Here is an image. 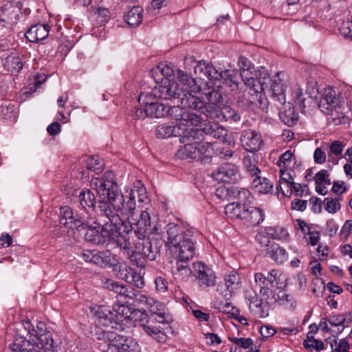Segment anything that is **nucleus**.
<instances>
[{
    "label": "nucleus",
    "instance_id": "56",
    "mask_svg": "<svg viewBox=\"0 0 352 352\" xmlns=\"http://www.w3.org/2000/svg\"><path fill=\"white\" fill-rule=\"evenodd\" d=\"M96 23L102 25L106 23L110 18V12L107 8H98L94 12Z\"/></svg>",
    "mask_w": 352,
    "mask_h": 352
},
{
    "label": "nucleus",
    "instance_id": "25",
    "mask_svg": "<svg viewBox=\"0 0 352 352\" xmlns=\"http://www.w3.org/2000/svg\"><path fill=\"white\" fill-rule=\"evenodd\" d=\"M219 76L218 80H221L222 83L224 86L230 88L231 91H236L239 89H242L240 86L241 82L239 80H241V74H238V72L236 70L226 69L221 72H219Z\"/></svg>",
    "mask_w": 352,
    "mask_h": 352
},
{
    "label": "nucleus",
    "instance_id": "51",
    "mask_svg": "<svg viewBox=\"0 0 352 352\" xmlns=\"http://www.w3.org/2000/svg\"><path fill=\"white\" fill-rule=\"evenodd\" d=\"M157 97L154 95L153 89L151 93H141L138 97V101L140 103L144 104L146 109H147L148 107L152 106L155 102H157Z\"/></svg>",
    "mask_w": 352,
    "mask_h": 352
},
{
    "label": "nucleus",
    "instance_id": "12",
    "mask_svg": "<svg viewBox=\"0 0 352 352\" xmlns=\"http://www.w3.org/2000/svg\"><path fill=\"white\" fill-rule=\"evenodd\" d=\"M183 85V88H179V85L175 82L166 80L163 82H160L153 88V93L158 98L164 100H179L182 101V98L187 94L188 90L186 86L179 80Z\"/></svg>",
    "mask_w": 352,
    "mask_h": 352
},
{
    "label": "nucleus",
    "instance_id": "59",
    "mask_svg": "<svg viewBox=\"0 0 352 352\" xmlns=\"http://www.w3.org/2000/svg\"><path fill=\"white\" fill-rule=\"evenodd\" d=\"M219 309L220 311L231 314L232 316H237L240 313L238 309L235 308L230 302H227V300L219 305Z\"/></svg>",
    "mask_w": 352,
    "mask_h": 352
},
{
    "label": "nucleus",
    "instance_id": "38",
    "mask_svg": "<svg viewBox=\"0 0 352 352\" xmlns=\"http://www.w3.org/2000/svg\"><path fill=\"white\" fill-rule=\"evenodd\" d=\"M126 303H129V301L118 302L113 304V309L117 321H122L123 319L129 320L133 309Z\"/></svg>",
    "mask_w": 352,
    "mask_h": 352
},
{
    "label": "nucleus",
    "instance_id": "8",
    "mask_svg": "<svg viewBox=\"0 0 352 352\" xmlns=\"http://www.w3.org/2000/svg\"><path fill=\"white\" fill-rule=\"evenodd\" d=\"M318 107L327 115L337 118L343 117L345 113V100L344 97L338 91L331 87L324 89L323 97L320 100Z\"/></svg>",
    "mask_w": 352,
    "mask_h": 352
},
{
    "label": "nucleus",
    "instance_id": "61",
    "mask_svg": "<svg viewBox=\"0 0 352 352\" xmlns=\"http://www.w3.org/2000/svg\"><path fill=\"white\" fill-rule=\"evenodd\" d=\"M128 283L135 286L137 288H142L144 285V280L139 273L133 271L132 276L129 277L128 279Z\"/></svg>",
    "mask_w": 352,
    "mask_h": 352
},
{
    "label": "nucleus",
    "instance_id": "49",
    "mask_svg": "<svg viewBox=\"0 0 352 352\" xmlns=\"http://www.w3.org/2000/svg\"><path fill=\"white\" fill-rule=\"evenodd\" d=\"M275 300L288 309H294L296 307V300L293 296L285 292H279Z\"/></svg>",
    "mask_w": 352,
    "mask_h": 352
},
{
    "label": "nucleus",
    "instance_id": "34",
    "mask_svg": "<svg viewBox=\"0 0 352 352\" xmlns=\"http://www.w3.org/2000/svg\"><path fill=\"white\" fill-rule=\"evenodd\" d=\"M112 231L114 232L115 236L121 235L122 234L131 232V225L122 219L119 215L116 213L109 219V221Z\"/></svg>",
    "mask_w": 352,
    "mask_h": 352
},
{
    "label": "nucleus",
    "instance_id": "6",
    "mask_svg": "<svg viewBox=\"0 0 352 352\" xmlns=\"http://www.w3.org/2000/svg\"><path fill=\"white\" fill-rule=\"evenodd\" d=\"M126 216L128 223L131 225V231L133 230L138 239H144L150 234L158 232L157 226L152 221L150 213L146 210H134L133 211H122Z\"/></svg>",
    "mask_w": 352,
    "mask_h": 352
},
{
    "label": "nucleus",
    "instance_id": "29",
    "mask_svg": "<svg viewBox=\"0 0 352 352\" xmlns=\"http://www.w3.org/2000/svg\"><path fill=\"white\" fill-rule=\"evenodd\" d=\"M196 74H203L209 80H217L220 76L219 71L210 63L205 60L199 61L194 67Z\"/></svg>",
    "mask_w": 352,
    "mask_h": 352
},
{
    "label": "nucleus",
    "instance_id": "54",
    "mask_svg": "<svg viewBox=\"0 0 352 352\" xmlns=\"http://www.w3.org/2000/svg\"><path fill=\"white\" fill-rule=\"evenodd\" d=\"M293 155L294 154L291 150H287L280 155L278 161L277 162V165L279 166L280 169H287L292 162Z\"/></svg>",
    "mask_w": 352,
    "mask_h": 352
},
{
    "label": "nucleus",
    "instance_id": "58",
    "mask_svg": "<svg viewBox=\"0 0 352 352\" xmlns=\"http://www.w3.org/2000/svg\"><path fill=\"white\" fill-rule=\"evenodd\" d=\"M325 210L329 213H335L340 209L338 199L327 197L324 199Z\"/></svg>",
    "mask_w": 352,
    "mask_h": 352
},
{
    "label": "nucleus",
    "instance_id": "45",
    "mask_svg": "<svg viewBox=\"0 0 352 352\" xmlns=\"http://www.w3.org/2000/svg\"><path fill=\"white\" fill-rule=\"evenodd\" d=\"M243 165L252 177H256V175H258L261 173V170L256 165V161L254 153H252L250 155L247 154L244 156Z\"/></svg>",
    "mask_w": 352,
    "mask_h": 352
},
{
    "label": "nucleus",
    "instance_id": "24",
    "mask_svg": "<svg viewBox=\"0 0 352 352\" xmlns=\"http://www.w3.org/2000/svg\"><path fill=\"white\" fill-rule=\"evenodd\" d=\"M93 318L94 322L99 327H107L117 323L114 313L106 306L98 307Z\"/></svg>",
    "mask_w": 352,
    "mask_h": 352
},
{
    "label": "nucleus",
    "instance_id": "39",
    "mask_svg": "<svg viewBox=\"0 0 352 352\" xmlns=\"http://www.w3.org/2000/svg\"><path fill=\"white\" fill-rule=\"evenodd\" d=\"M91 221H90V224L89 226H82L87 228L85 237L87 241L98 245L97 241L99 239L100 236V224L95 221V218L91 214Z\"/></svg>",
    "mask_w": 352,
    "mask_h": 352
},
{
    "label": "nucleus",
    "instance_id": "2",
    "mask_svg": "<svg viewBox=\"0 0 352 352\" xmlns=\"http://www.w3.org/2000/svg\"><path fill=\"white\" fill-rule=\"evenodd\" d=\"M166 244L177 255L171 272L175 279L186 280L193 274L189 261L195 255L198 234L193 228L184 230L174 223H169L166 226Z\"/></svg>",
    "mask_w": 352,
    "mask_h": 352
},
{
    "label": "nucleus",
    "instance_id": "36",
    "mask_svg": "<svg viewBox=\"0 0 352 352\" xmlns=\"http://www.w3.org/2000/svg\"><path fill=\"white\" fill-rule=\"evenodd\" d=\"M252 188L255 192L259 194H267L273 189L272 183L265 177H261L258 175L253 177Z\"/></svg>",
    "mask_w": 352,
    "mask_h": 352
},
{
    "label": "nucleus",
    "instance_id": "16",
    "mask_svg": "<svg viewBox=\"0 0 352 352\" xmlns=\"http://www.w3.org/2000/svg\"><path fill=\"white\" fill-rule=\"evenodd\" d=\"M258 239L260 241L261 247L263 248V251L265 252L266 256L276 263L282 264L287 260L288 255L286 250L280 247L278 243L265 236H260Z\"/></svg>",
    "mask_w": 352,
    "mask_h": 352
},
{
    "label": "nucleus",
    "instance_id": "30",
    "mask_svg": "<svg viewBox=\"0 0 352 352\" xmlns=\"http://www.w3.org/2000/svg\"><path fill=\"white\" fill-rule=\"evenodd\" d=\"M239 67L240 69V74L243 85H252L253 82V70L254 67L251 65L248 58L245 56H240L239 60Z\"/></svg>",
    "mask_w": 352,
    "mask_h": 352
},
{
    "label": "nucleus",
    "instance_id": "18",
    "mask_svg": "<svg viewBox=\"0 0 352 352\" xmlns=\"http://www.w3.org/2000/svg\"><path fill=\"white\" fill-rule=\"evenodd\" d=\"M114 241L128 258L131 261L137 260L136 244L138 241H135L134 240L131 232L121 235H116Z\"/></svg>",
    "mask_w": 352,
    "mask_h": 352
},
{
    "label": "nucleus",
    "instance_id": "17",
    "mask_svg": "<svg viewBox=\"0 0 352 352\" xmlns=\"http://www.w3.org/2000/svg\"><path fill=\"white\" fill-rule=\"evenodd\" d=\"M197 135H195L196 138ZM195 138L185 142V145L177 152V156L182 159H191L192 160H200L201 156L206 153L203 144L197 142H192Z\"/></svg>",
    "mask_w": 352,
    "mask_h": 352
},
{
    "label": "nucleus",
    "instance_id": "41",
    "mask_svg": "<svg viewBox=\"0 0 352 352\" xmlns=\"http://www.w3.org/2000/svg\"><path fill=\"white\" fill-rule=\"evenodd\" d=\"M16 109L10 102L5 101L0 104V118L11 122L16 120Z\"/></svg>",
    "mask_w": 352,
    "mask_h": 352
},
{
    "label": "nucleus",
    "instance_id": "3",
    "mask_svg": "<svg viewBox=\"0 0 352 352\" xmlns=\"http://www.w3.org/2000/svg\"><path fill=\"white\" fill-rule=\"evenodd\" d=\"M91 186L100 197L98 205L94 209L99 215L111 218L116 212L120 211L122 214V209H118L113 205L112 198L118 195L114 175L112 172H107L102 177H94Z\"/></svg>",
    "mask_w": 352,
    "mask_h": 352
},
{
    "label": "nucleus",
    "instance_id": "62",
    "mask_svg": "<svg viewBox=\"0 0 352 352\" xmlns=\"http://www.w3.org/2000/svg\"><path fill=\"white\" fill-rule=\"evenodd\" d=\"M155 288L160 292H166L168 290V281L162 276H157L155 280Z\"/></svg>",
    "mask_w": 352,
    "mask_h": 352
},
{
    "label": "nucleus",
    "instance_id": "22",
    "mask_svg": "<svg viewBox=\"0 0 352 352\" xmlns=\"http://www.w3.org/2000/svg\"><path fill=\"white\" fill-rule=\"evenodd\" d=\"M241 142L245 149L251 153L258 151L263 144L261 134L252 129L242 131Z\"/></svg>",
    "mask_w": 352,
    "mask_h": 352
},
{
    "label": "nucleus",
    "instance_id": "31",
    "mask_svg": "<svg viewBox=\"0 0 352 352\" xmlns=\"http://www.w3.org/2000/svg\"><path fill=\"white\" fill-rule=\"evenodd\" d=\"M244 221L251 226H256L264 221L265 212L258 207L247 206Z\"/></svg>",
    "mask_w": 352,
    "mask_h": 352
},
{
    "label": "nucleus",
    "instance_id": "46",
    "mask_svg": "<svg viewBox=\"0 0 352 352\" xmlns=\"http://www.w3.org/2000/svg\"><path fill=\"white\" fill-rule=\"evenodd\" d=\"M254 280L256 285L259 287L260 293L263 296H266L267 299L272 292L268 287L265 275L261 272L256 273L254 274Z\"/></svg>",
    "mask_w": 352,
    "mask_h": 352
},
{
    "label": "nucleus",
    "instance_id": "55",
    "mask_svg": "<svg viewBox=\"0 0 352 352\" xmlns=\"http://www.w3.org/2000/svg\"><path fill=\"white\" fill-rule=\"evenodd\" d=\"M280 272L275 269H273L267 272L265 278L267 280V285H270L272 287H278L280 283Z\"/></svg>",
    "mask_w": 352,
    "mask_h": 352
},
{
    "label": "nucleus",
    "instance_id": "32",
    "mask_svg": "<svg viewBox=\"0 0 352 352\" xmlns=\"http://www.w3.org/2000/svg\"><path fill=\"white\" fill-rule=\"evenodd\" d=\"M152 77L157 83L166 80L171 81L174 76L173 70L166 65L160 64L151 71Z\"/></svg>",
    "mask_w": 352,
    "mask_h": 352
},
{
    "label": "nucleus",
    "instance_id": "60",
    "mask_svg": "<svg viewBox=\"0 0 352 352\" xmlns=\"http://www.w3.org/2000/svg\"><path fill=\"white\" fill-rule=\"evenodd\" d=\"M314 180L316 184H331V181L329 179L328 171L325 169L318 171L314 177Z\"/></svg>",
    "mask_w": 352,
    "mask_h": 352
},
{
    "label": "nucleus",
    "instance_id": "57",
    "mask_svg": "<svg viewBox=\"0 0 352 352\" xmlns=\"http://www.w3.org/2000/svg\"><path fill=\"white\" fill-rule=\"evenodd\" d=\"M222 113L223 118L228 120H232L234 122L239 121L241 119V116L239 113L234 109L230 107H226L223 109V111H220V114Z\"/></svg>",
    "mask_w": 352,
    "mask_h": 352
},
{
    "label": "nucleus",
    "instance_id": "47",
    "mask_svg": "<svg viewBox=\"0 0 352 352\" xmlns=\"http://www.w3.org/2000/svg\"><path fill=\"white\" fill-rule=\"evenodd\" d=\"M250 313L258 318H264L268 316L269 311L267 305H263L262 300L258 303H254L249 307Z\"/></svg>",
    "mask_w": 352,
    "mask_h": 352
},
{
    "label": "nucleus",
    "instance_id": "63",
    "mask_svg": "<svg viewBox=\"0 0 352 352\" xmlns=\"http://www.w3.org/2000/svg\"><path fill=\"white\" fill-rule=\"evenodd\" d=\"M344 145L339 141H334L329 146L330 149V153H329V156L331 155V154H333L336 156L340 155L343 151Z\"/></svg>",
    "mask_w": 352,
    "mask_h": 352
},
{
    "label": "nucleus",
    "instance_id": "21",
    "mask_svg": "<svg viewBox=\"0 0 352 352\" xmlns=\"http://www.w3.org/2000/svg\"><path fill=\"white\" fill-rule=\"evenodd\" d=\"M267 69L260 67L255 74H253V82L252 85H244L245 87H250L251 93L253 94L258 91H265L268 89L269 85L272 81Z\"/></svg>",
    "mask_w": 352,
    "mask_h": 352
},
{
    "label": "nucleus",
    "instance_id": "50",
    "mask_svg": "<svg viewBox=\"0 0 352 352\" xmlns=\"http://www.w3.org/2000/svg\"><path fill=\"white\" fill-rule=\"evenodd\" d=\"M144 305H146V308L151 314H160L162 316L164 306L160 301L153 298L147 296L146 301H145Z\"/></svg>",
    "mask_w": 352,
    "mask_h": 352
},
{
    "label": "nucleus",
    "instance_id": "26",
    "mask_svg": "<svg viewBox=\"0 0 352 352\" xmlns=\"http://www.w3.org/2000/svg\"><path fill=\"white\" fill-rule=\"evenodd\" d=\"M279 74V73L276 74L272 81L269 85L268 88L272 94V98L280 104H283L286 101L285 94L286 87L285 83L280 78Z\"/></svg>",
    "mask_w": 352,
    "mask_h": 352
},
{
    "label": "nucleus",
    "instance_id": "11",
    "mask_svg": "<svg viewBox=\"0 0 352 352\" xmlns=\"http://www.w3.org/2000/svg\"><path fill=\"white\" fill-rule=\"evenodd\" d=\"M91 221V214L85 210L74 211L67 206L60 208V223L65 228L72 229L82 225H89Z\"/></svg>",
    "mask_w": 352,
    "mask_h": 352
},
{
    "label": "nucleus",
    "instance_id": "27",
    "mask_svg": "<svg viewBox=\"0 0 352 352\" xmlns=\"http://www.w3.org/2000/svg\"><path fill=\"white\" fill-rule=\"evenodd\" d=\"M224 284L226 290L222 291L225 298L231 296L241 286V280L239 274L232 270L226 273L224 276Z\"/></svg>",
    "mask_w": 352,
    "mask_h": 352
},
{
    "label": "nucleus",
    "instance_id": "42",
    "mask_svg": "<svg viewBox=\"0 0 352 352\" xmlns=\"http://www.w3.org/2000/svg\"><path fill=\"white\" fill-rule=\"evenodd\" d=\"M109 223H105L103 226L100 225V236L98 241V245L108 244L111 241H115L116 236L114 232L111 228Z\"/></svg>",
    "mask_w": 352,
    "mask_h": 352
},
{
    "label": "nucleus",
    "instance_id": "37",
    "mask_svg": "<svg viewBox=\"0 0 352 352\" xmlns=\"http://www.w3.org/2000/svg\"><path fill=\"white\" fill-rule=\"evenodd\" d=\"M142 7L137 6L132 7L124 15V21L131 26H138L143 20Z\"/></svg>",
    "mask_w": 352,
    "mask_h": 352
},
{
    "label": "nucleus",
    "instance_id": "1",
    "mask_svg": "<svg viewBox=\"0 0 352 352\" xmlns=\"http://www.w3.org/2000/svg\"><path fill=\"white\" fill-rule=\"evenodd\" d=\"M177 78L188 90L187 94L182 98V106L196 110L208 118H219L220 105L223 102V95L219 87L215 89L210 87L208 82H205L202 87L201 78H193L181 70L178 71Z\"/></svg>",
    "mask_w": 352,
    "mask_h": 352
},
{
    "label": "nucleus",
    "instance_id": "10",
    "mask_svg": "<svg viewBox=\"0 0 352 352\" xmlns=\"http://www.w3.org/2000/svg\"><path fill=\"white\" fill-rule=\"evenodd\" d=\"M102 338L108 342L104 352H139L138 343L131 338H126L109 331L102 332Z\"/></svg>",
    "mask_w": 352,
    "mask_h": 352
},
{
    "label": "nucleus",
    "instance_id": "43",
    "mask_svg": "<svg viewBox=\"0 0 352 352\" xmlns=\"http://www.w3.org/2000/svg\"><path fill=\"white\" fill-rule=\"evenodd\" d=\"M104 287L118 294V297L119 298L118 302H121L122 300V298L129 288L126 285L111 279H107L104 282Z\"/></svg>",
    "mask_w": 352,
    "mask_h": 352
},
{
    "label": "nucleus",
    "instance_id": "33",
    "mask_svg": "<svg viewBox=\"0 0 352 352\" xmlns=\"http://www.w3.org/2000/svg\"><path fill=\"white\" fill-rule=\"evenodd\" d=\"M80 207L78 210H85L88 214L96 205V197L90 190H82L78 195Z\"/></svg>",
    "mask_w": 352,
    "mask_h": 352
},
{
    "label": "nucleus",
    "instance_id": "48",
    "mask_svg": "<svg viewBox=\"0 0 352 352\" xmlns=\"http://www.w3.org/2000/svg\"><path fill=\"white\" fill-rule=\"evenodd\" d=\"M4 65L11 72H18L23 68V63L19 56H9Z\"/></svg>",
    "mask_w": 352,
    "mask_h": 352
},
{
    "label": "nucleus",
    "instance_id": "20",
    "mask_svg": "<svg viewBox=\"0 0 352 352\" xmlns=\"http://www.w3.org/2000/svg\"><path fill=\"white\" fill-rule=\"evenodd\" d=\"M212 177L219 182H235L239 177L238 167L233 164H224L212 173Z\"/></svg>",
    "mask_w": 352,
    "mask_h": 352
},
{
    "label": "nucleus",
    "instance_id": "14",
    "mask_svg": "<svg viewBox=\"0 0 352 352\" xmlns=\"http://www.w3.org/2000/svg\"><path fill=\"white\" fill-rule=\"evenodd\" d=\"M193 276L197 285L203 289L216 285L217 276L214 272L202 262L193 263Z\"/></svg>",
    "mask_w": 352,
    "mask_h": 352
},
{
    "label": "nucleus",
    "instance_id": "44",
    "mask_svg": "<svg viewBox=\"0 0 352 352\" xmlns=\"http://www.w3.org/2000/svg\"><path fill=\"white\" fill-rule=\"evenodd\" d=\"M247 94H244L242 97L239 96L237 102L239 107L242 108H251L256 104L258 93L253 94L251 93L250 87H246Z\"/></svg>",
    "mask_w": 352,
    "mask_h": 352
},
{
    "label": "nucleus",
    "instance_id": "4",
    "mask_svg": "<svg viewBox=\"0 0 352 352\" xmlns=\"http://www.w3.org/2000/svg\"><path fill=\"white\" fill-rule=\"evenodd\" d=\"M186 109L182 105L168 107L157 101L152 106L148 107L146 111L148 117L158 118L169 116L176 121L186 122L187 124L199 126L203 121L202 118Z\"/></svg>",
    "mask_w": 352,
    "mask_h": 352
},
{
    "label": "nucleus",
    "instance_id": "28",
    "mask_svg": "<svg viewBox=\"0 0 352 352\" xmlns=\"http://www.w3.org/2000/svg\"><path fill=\"white\" fill-rule=\"evenodd\" d=\"M50 32V26L47 24H36L31 26L26 32V38L32 43H37L47 37Z\"/></svg>",
    "mask_w": 352,
    "mask_h": 352
},
{
    "label": "nucleus",
    "instance_id": "64",
    "mask_svg": "<svg viewBox=\"0 0 352 352\" xmlns=\"http://www.w3.org/2000/svg\"><path fill=\"white\" fill-rule=\"evenodd\" d=\"M236 197L239 203L246 205V203L250 201V192L245 188H241L238 190Z\"/></svg>",
    "mask_w": 352,
    "mask_h": 352
},
{
    "label": "nucleus",
    "instance_id": "9",
    "mask_svg": "<svg viewBox=\"0 0 352 352\" xmlns=\"http://www.w3.org/2000/svg\"><path fill=\"white\" fill-rule=\"evenodd\" d=\"M194 125L187 124L186 122H182L177 126L162 124L156 128V135L158 138H168L172 136H179V141L185 142L187 140H193L195 135L201 134V130L194 129Z\"/></svg>",
    "mask_w": 352,
    "mask_h": 352
},
{
    "label": "nucleus",
    "instance_id": "35",
    "mask_svg": "<svg viewBox=\"0 0 352 352\" xmlns=\"http://www.w3.org/2000/svg\"><path fill=\"white\" fill-rule=\"evenodd\" d=\"M246 207L241 203H230L225 207V214L230 219L244 220Z\"/></svg>",
    "mask_w": 352,
    "mask_h": 352
},
{
    "label": "nucleus",
    "instance_id": "7",
    "mask_svg": "<svg viewBox=\"0 0 352 352\" xmlns=\"http://www.w3.org/2000/svg\"><path fill=\"white\" fill-rule=\"evenodd\" d=\"M136 199L140 203H145L148 199L146 188L140 181H137L134 184L128 195H124L118 192V195L112 198L113 205L116 208L129 212L137 209Z\"/></svg>",
    "mask_w": 352,
    "mask_h": 352
},
{
    "label": "nucleus",
    "instance_id": "15",
    "mask_svg": "<svg viewBox=\"0 0 352 352\" xmlns=\"http://www.w3.org/2000/svg\"><path fill=\"white\" fill-rule=\"evenodd\" d=\"M23 3L21 0H9L1 8L0 21L6 27L16 23L21 14Z\"/></svg>",
    "mask_w": 352,
    "mask_h": 352
},
{
    "label": "nucleus",
    "instance_id": "53",
    "mask_svg": "<svg viewBox=\"0 0 352 352\" xmlns=\"http://www.w3.org/2000/svg\"><path fill=\"white\" fill-rule=\"evenodd\" d=\"M87 168L90 170L98 173L103 169V164L101 163L98 156H91L89 157L87 162Z\"/></svg>",
    "mask_w": 352,
    "mask_h": 352
},
{
    "label": "nucleus",
    "instance_id": "23",
    "mask_svg": "<svg viewBox=\"0 0 352 352\" xmlns=\"http://www.w3.org/2000/svg\"><path fill=\"white\" fill-rule=\"evenodd\" d=\"M160 253V248L156 244H153L148 238V236L144 239H138L136 244V256L142 254L149 261H154Z\"/></svg>",
    "mask_w": 352,
    "mask_h": 352
},
{
    "label": "nucleus",
    "instance_id": "19",
    "mask_svg": "<svg viewBox=\"0 0 352 352\" xmlns=\"http://www.w3.org/2000/svg\"><path fill=\"white\" fill-rule=\"evenodd\" d=\"M293 94L296 105L302 113L309 111L318 104L316 96H312L307 91L304 93L298 85L294 87Z\"/></svg>",
    "mask_w": 352,
    "mask_h": 352
},
{
    "label": "nucleus",
    "instance_id": "13",
    "mask_svg": "<svg viewBox=\"0 0 352 352\" xmlns=\"http://www.w3.org/2000/svg\"><path fill=\"white\" fill-rule=\"evenodd\" d=\"M129 320L142 322L141 326L148 336L153 337L160 342H165V334L157 327L150 325V323L153 322V320L151 317H148V314L145 311L133 309Z\"/></svg>",
    "mask_w": 352,
    "mask_h": 352
},
{
    "label": "nucleus",
    "instance_id": "52",
    "mask_svg": "<svg viewBox=\"0 0 352 352\" xmlns=\"http://www.w3.org/2000/svg\"><path fill=\"white\" fill-rule=\"evenodd\" d=\"M100 267H106L113 265V262L115 261V255L113 254L110 251L106 250L100 252Z\"/></svg>",
    "mask_w": 352,
    "mask_h": 352
},
{
    "label": "nucleus",
    "instance_id": "40",
    "mask_svg": "<svg viewBox=\"0 0 352 352\" xmlns=\"http://www.w3.org/2000/svg\"><path fill=\"white\" fill-rule=\"evenodd\" d=\"M279 116L280 120L289 126L296 124L298 121V115L294 108L290 104L285 106L284 109L280 111Z\"/></svg>",
    "mask_w": 352,
    "mask_h": 352
},
{
    "label": "nucleus",
    "instance_id": "5",
    "mask_svg": "<svg viewBox=\"0 0 352 352\" xmlns=\"http://www.w3.org/2000/svg\"><path fill=\"white\" fill-rule=\"evenodd\" d=\"M39 333L26 340L24 337H16L12 344L10 345L11 352H54V340L49 331Z\"/></svg>",
    "mask_w": 352,
    "mask_h": 352
}]
</instances>
